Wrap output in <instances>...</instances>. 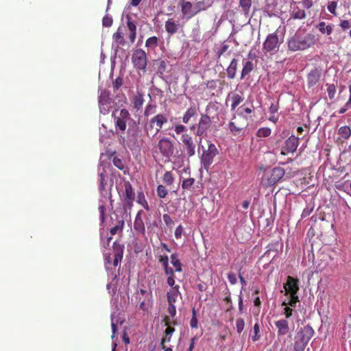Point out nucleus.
<instances>
[{
	"label": "nucleus",
	"instance_id": "f257e3e1",
	"mask_svg": "<svg viewBox=\"0 0 351 351\" xmlns=\"http://www.w3.org/2000/svg\"><path fill=\"white\" fill-rule=\"evenodd\" d=\"M316 40L313 34H295L287 41L288 49L291 51H304L314 46Z\"/></svg>",
	"mask_w": 351,
	"mask_h": 351
},
{
	"label": "nucleus",
	"instance_id": "f03ea898",
	"mask_svg": "<svg viewBox=\"0 0 351 351\" xmlns=\"http://www.w3.org/2000/svg\"><path fill=\"white\" fill-rule=\"evenodd\" d=\"M314 333V330L310 325L301 328L295 337L294 351H304Z\"/></svg>",
	"mask_w": 351,
	"mask_h": 351
},
{
	"label": "nucleus",
	"instance_id": "7ed1b4c3",
	"mask_svg": "<svg viewBox=\"0 0 351 351\" xmlns=\"http://www.w3.org/2000/svg\"><path fill=\"white\" fill-rule=\"evenodd\" d=\"M140 128L138 123L132 120V123H129V128L127 131V136L124 141L127 146L132 151H137L140 147L141 141L140 138Z\"/></svg>",
	"mask_w": 351,
	"mask_h": 351
},
{
	"label": "nucleus",
	"instance_id": "20e7f679",
	"mask_svg": "<svg viewBox=\"0 0 351 351\" xmlns=\"http://www.w3.org/2000/svg\"><path fill=\"white\" fill-rule=\"evenodd\" d=\"M248 126V119L242 112L234 116L228 123V128L231 134L234 136H242L244 134Z\"/></svg>",
	"mask_w": 351,
	"mask_h": 351
},
{
	"label": "nucleus",
	"instance_id": "39448f33",
	"mask_svg": "<svg viewBox=\"0 0 351 351\" xmlns=\"http://www.w3.org/2000/svg\"><path fill=\"white\" fill-rule=\"evenodd\" d=\"M278 36L276 32L269 34L263 45V51L264 53L271 55L276 53L279 51L281 44Z\"/></svg>",
	"mask_w": 351,
	"mask_h": 351
},
{
	"label": "nucleus",
	"instance_id": "423d86ee",
	"mask_svg": "<svg viewBox=\"0 0 351 351\" xmlns=\"http://www.w3.org/2000/svg\"><path fill=\"white\" fill-rule=\"evenodd\" d=\"M168 121L167 117L162 114H158L151 118L149 122L145 125V130L149 134L154 129L153 136L158 133L162 129L164 124Z\"/></svg>",
	"mask_w": 351,
	"mask_h": 351
},
{
	"label": "nucleus",
	"instance_id": "0eeeda50",
	"mask_svg": "<svg viewBox=\"0 0 351 351\" xmlns=\"http://www.w3.org/2000/svg\"><path fill=\"white\" fill-rule=\"evenodd\" d=\"M132 119L131 118L130 114L128 110L123 108L120 110L118 116H114V127L116 132L117 134H123L126 130V123L128 121H130V123H132Z\"/></svg>",
	"mask_w": 351,
	"mask_h": 351
},
{
	"label": "nucleus",
	"instance_id": "6e6552de",
	"mask_svg": "<svg viewBox=\"0 0 351 351\" xmlns=\"http://www.w3.org/2000/svg\"><path fill=\"white\" fill-rule=\"evenodd\" d=\"M285 169L281 167H275L270 172L264 175L262 182L265 186H272L278 182L285 176Z\"/></svg>",
	"mask_w": 351,
	"mask_h": 351
},
{
	"label": "nucleus",
	"instance_id": "1a4fd4ad",
	"mask_svg": "<svg viewBox=\"0 0 351 351\" xmlns=\"http://www.w3.org/2000/svg\"><path fill=\"white\" fill-rule=\"evenodd\" d=\"M124 194L123 195L124 210H131L133 206V202L135 199V193L130 182H124Z\"/></svg>",
	"mask_w": 351,
	"mask_h": 351
},
{
	"label": "nucleus",
	"instance_id": "9d476101",
	"mask_svg": "<svg viewBox=\"0 0 351 351\" xmlns=\"http://www.w3.org/2000/svg\"><path fill=\"white\" fill-rule=\"evenodd\" d=\"M132 61L134 66L136 69H141L145 71L147 66V55L141 49H138L132 54Z\"/></svg>",
	"mask_w": 351,
	"mask_h": 351
},
{
	"label": "nucleus",
	"instance_id": "9b49d317",
	"mask_svg": "<svg viewBox=\"0 0 351 351\" xmlns=\"http://www.w3.org/2000/svg\"><path fill=\"white\" fill-rule=\"evenodd\" d=\"M211 119L207 114H202L197 124L196 134L198 136L207 135V131L211 125Z\"/></svg>",
	"mask_w": 351,
	"mask_h": 351
},
{
	"label": "nucleus",
	"instance_id": "f8f14e48",
	"mask_svg": "<svg viewBox=\"0 0 351 351\" xmlns=\"http://www.w3.org/2000/svg\"><path fill=\"white\" fill-rule=\"evenodd\" d=\"M283 287L285 290V295L289 294L298 293L300 289L299 280L289 276L287 278V282L284 284Z\"/></svg>",
	"mask_w": 351,
	"mask_h": 351
},
{
	"label": "nucleus",
	"instance_id": "ddd939ff",
	"mask_svg": "<svg viewBox=\"0 0 351 351\" xmlns=\"http://www.w3.org/2000/svg\"><path fill=\"white\" fill-rule=\"evenodd\" d=\"M321 77V70L314 68L311 70L306 76V82L308 88H313L317 85Z\"/></svg>",
	"mask_w": 351,
	"mask_h": 351
},
{
	"label": "nucleus",
	"instance_id": "4468645a",
	"mask_svg": "<svg viewBox=\"0 0 351 351\" xmlns=\"http://www.w3.org/2000/svg\"><path fill=\"white\" fill-rule=\"evenodd\" d=\"M143 210L138 211L134 221V230L142 237H145V226L142 218Z\"/></svg>",
	"mask_w": 351,
	"mask_h": 351
},
{
	"label": "nucleus",
	"instance_id": "2eb2a0df",
	"mask_svg": "<svg viewBox=\"0 0 351 351\" xmlns=\"http://www.w3.org/2000/svg\"><path fill=\"white\" fill-rule=\"evenodd\" d=\"M157 148L161 154H173V142L168 138H163L159 141Z\"/></svg>",
	"mask_w": 351,
	"mask_h": 351
},
{
	"label": "nucleus",
	"instance_id": "dca6fc26",
	"mask_svg": "<svg viewBox=\"0 0 351 351\" xmlns=\"http://www.w3.org/2000/svg\"><path fill=\"white\" fill-rule=\"evenodd\" d=\"M307 13L305 9L300 3H295L291 7V17L293 19L302 20L306 18Z\"/></svg>",
	"mask_w": 351,
	"mask_h": 351
},
{
	"label": "nucleus",
	"instance_id": "f3484780",
	"mask_svg": "<svg viewBox=\"0 0 351 351\" xmlns=\"http://www.w3.org/2000/svg\"><path fill=\"white\" fill-rule=\"evenodd\" d=\"M124 246L123 245H121L117 243V242H114L113 243V253H114V258H113V265L114 267H117L119 263L121 261L123 255Z\"/></svg>",
	"mask_w": 351,
	"mask_h": 351
},
{
	"label": "nucleus",
	"instance_id": "a211bd4d",
	"mask_svg": "<svg viewBox=\"0 0 351 351\" xmlns=\"http://www.w3.org/2000/svg\"><path fill=\"white\" fill-rule=\"evenodd\" d=\"M213 1L210 0H202L197 1L194 5V12L191 14V16H195L199 12L206 10L211 7Z\"/></svg>",
	"mask_w": 351,
	"mask_h": 351
},
{
	"label": "nucleus",
	"instance_id": "6ab92c4d",
	"mask_svg": "<svg viewBox=\"0 0 351 351\" xmlns=\"http://www.w3.org/2000/svg\"><path fill=\"white\" fill-rule=\"evenodd\" d=\"M299 138L291 135L286 141L285 149L287 152L293 153L296 151L298 146Z\"/></svg>",
	"mask_w": 351,
	"mask_h": 351
},
{
	"label": "nucleus",
	"instance_id": "aec40b11",
	"mask_svg": "<svg viewBox=\"0 0 351 351\" xmlns=\"http://www.w3.org/2000/svg\"><path fill=\"white\" fill-rule=\"evenodd\" d=\"M275 326L278 329V335L282 336L287 335L289 331L288 321L285 319L278 320L275 322Z\"/></svg>",
	"mask_w": 351,
	"mask_h": 351
},
{
	"label": "nucleus",
	"instance_id": "412c9836",
	"mask_svg": "<svg viewBox=\"0 0 351 351\" xmlns=\"http://www.w3.org/2000/svg\"><path fill=\"white\" fill-rule=\"evenodd\" d=\"M127 26L130 31L128 38L131 43H133L136 39V22L132 20L131 17H127Z\"/></svg>",
	"mask_w": 351,
	"mask_h": 351
},
{
	"label": "nucleus",
	"instance_id": "4be33fe9",
	"mask_svg": "<svg viewBox=\"0 0 351 351\" xmlns=\"http://www.w3.org/2000/svg\"><path fill=\"white\" fill-rule=\"evenodd\" d=\"M181 140L189 154H195V145L193 142L192 137L188 134H184L182 136Z\"/></svg>",
	"mask_w": 351,
	"mask_h": 351
},
{
	"label": "nucleus",
	"instance_id": "5701e85b",
	"mask_svg": "<svg viewBox=\"0 0 351 351\" xmlns=\"http://www.w3.org/2000/svg\"><path fill=\"white\" fill-rule=\"evenodd\" d=\"M254 63L248 60L243 59V69L241 74V79H244L247 75H248L254 69Z\"/></svg>",
	"mask_w": 351,
	"mask_h": 351
},
{
	"label": "nucleus",
	"instance_id": "b1692460",
	"mask_svg": "<svg viewBox=\"0 0 351 351\" xmlns=\"http://www.w3.org/2000/svg\"><path fill=\"white\" fill-rule=\"evenodd\" d=\"M180 5L182 13L184 15H187V19H191L193 16H191V15L194 12V6L192 3L189 1H182Z\"/></svg>",
	"mask_w": 351,
	"mask_h": 351
},
{
	"label": "nucleus",
	"instance_id": "393cba45",
	"mask_svg": "<svg viewBox=\"0 0 351 351\" xmlns=\"http://www.w3.org/2000/svg\"><path fill=\"white\" fill-rule=\"evenodd\" d=\"M180 286L176 285L173 287L167 293V298L168 303H175L177 300V298L179 295H180V292L179 291Z\"/></svg>",
	"mask_w": 351,
	"mask_h": 351
},
{
	"label": "nucleus",
	"instance_id": "a878e982",
	"mask_svg": "<svg viewBox=\"0 0 351 351\" xmlns=\"http://www.w3.org/2000/svg\"><path fill=\"white\" fill-rule=\"evenodd\" d=\"M165 29L171 35L176 34L179 28V24L174 21L173 19H169L165 22Z\"/></svg>",
	"mask_w": 351,
	"mask_h": 351
},
{
	"label": "nucleus",
	"instance_id": "bb28decb",
	"mask_svg": "<svg viewBox=\"0 0 351 351\" xmlns=\"http://www.w3.org/2000/svg\"><path fill=\"white\" fill-rule=\"evenodd\" d=\"M112 39L117 46L125 44L124 32L122 27H119L117 32L112 35Z\"/></svg>",
	"mask_w": 351,
	"mask_h": 351
},
{
	"label": "nucleus",
	"instance_id": "cd10ccee",
	"mask_svg": "<svg viewBox=\"0 0 351 351\" xmlns=\"http://www.w3.org/2000/svg\"><path fill=\"white\" fill-rule=\"evenodd\" d=\"M228 97L231 99V110H234L244 100V97L242 95L238 93H230L228 95Z\"/></svg>",
	"mask_w": 351,
	"mask_h": 351
},
{
	"label": "nucleus",
	"instance_id": "c85d7f7f",
	"mask_svg": "<svg viewBox=\"0 0 351 351\" xmlns=\"http://www.w3.org/2000/svg\"><path fill=\"white\" fill-rule=\"evenodd\" d=\"M238 61L233 58L227 69V75L230 79H234L236 77L237 71Z\"/></svg>",
	"mask_w": 351,
	"mask_h": 351
},
{
	"label": "nucleus",
	"instance_id": "c756f323",
	"mask_svg": "<svg viewBox=\"0 0 351 351\" xmlns=\"http://www.w3.org/2000/svg\"><path fill=\"white\" fill-rule=\"evenodd\" d=\"M318 30L322 34H326L327 36H330L333 30V25L328 24L327 25L325 22L322 21L319 22L317 25Z\"/></svg>",
	"mask_w": 351,
	"mask_h": 351
},
{
	"label": "nucleus",
	"instance_id": "7c9ffc66",
	"mask_svg": "<svg viewBox=\"0 0 351 351\" xmlns=\"http://www.w3.org/2000/svg\"><path fill=\"white\" fill-rule=\"evenodd\" d=\"M144 103V99L143 94L138 93L132 98V106L136 110H139L142 108Z\"/></svg>",
	"mask_w": 351,
	"mask_h": 351
},
{
	"label": "nucleus",
	"instance_id": "2f4dec72",
	"mask_svg": "<svg viewBox=\"0 0 351 351\" xmlns=\"http://www.w3.org/2000/svg\"><path fill=\"white\" fill-rule=\"evenodd\" d=\"M110 157L109 158L111 159L112 158V161L115 167H117L120 170H124L125 167V160L122 158H119V156H122V155H110Z\"/></svg>",
	"mask_w": 351,
	"mask_h": 351
},
{
	"label": "nucleus",
	"instance_id": "473e14b6",
	"mask_svg": "<svg viewBox=\"0 0 351 351\" xmlns=\"http://www.w3.org/2000/svg\"><path fill=\"white\" fill-rule=\"evenodd\" d=\"M251 7L252 0H239V8L245 16H249Z\"/></svg>",
	"mask_w": 351,
	"mask_h": 351
},
{
	"label": "nucleus",
	"instance_id": "72a5a7b5",
	"mask_svg": "<svg viewBox=\"0 0 351 351\" xmlns=\"http://www.w3.org/2000/svg\"><path fill=\"white\" fill-rule=\"evenodd\" d=\"M197 114V109L195 107H190L184 112L182 117V122L184 123H188L190 119Z\"/></svg>",
	"mask_w": 351,
	"mask_h": 351
},
{
	"label": "nucleus",
	"instance_id": "f704fd0d",
	"mask_svg": "<svg viewBox=\"0 0 351 351\" xmlns=\"http://www.w3.org/2000/svg\"><path fill=\"white\" fill-rule=\"evenodd\" d=\"M171 263L175 268V271L177 272H182V267L180 261L178 258L177 253H173L171 255Z\"/></svg>",
	"mask_w": 351,
	"mask_h": 351
},
{
	"label": "nucleus",
	"instance_id": "c9c22d12",
	"mask_svg": "<svg viewBox=\"0 0 351 351\" xmlns=\"http://www.w3.org/2000/svg\"><path fill=\"white\" fill-rule=\"evenodd\" d=\"M338 135L341 138L348 139L351 135L350 127L348 125L341 126L338 130Z\"/></svg>",
	"mask_w": 351,
	"mask_h": 351
},
{
	"label": "nucleus",
	"instance_id": "e433bc0d",
	"mask_svg": "<svg viewBox=\"0 0 351 351\" xmlns=\"http://www.w3.org/2000/svg\"><path fill=\"white\" fill-rule=\"evenodd\" d=\"M214 155H202L201 161L204 169L207 171L213 161Z\"/></svg>",
	"mask_w": 351,
	"mask_h": 351
},
{
	"label": "nucleus",
	"instance_id": "4c0bfd02",
	"mask_svg": "<svg viewBox=\"0 0 351 351\" xmlns=\"http://www.w3.org/2000/svg\"><path fill=\"white\" fill-rule=\"evenodd\" d=\"M124 226V221L123 219L117 221V224L110 230V232L112 235H114L117 233H121L123 231Z\"/></svg>",
	"mask_w": 351,
	"mask_h": 351
},
{
	"label": "nucleus",
	"instance_id": "58836bf2",
	"mask_svg": "<svg viewBox=\"0 0 351 351\" xmlns=\"http://www.w3.org/2000/svg\"><path fill=\"white\" fill-rule=\"evenodd\" d=\"M174 180L175 178L173 174L171 171H166L162 178L163 183L168 186L171 185L173 183Z\"/></svg>",
	"mask_w": 351,
	"mask_h": 351
},
{
	"label": "nucleus",
	"instance_id": "ea45409f",
	"mask_svg": "<svg viewBox=\"0 0 351 351\" xmlns=\"http://www.w3.org/2000/svg\"><path fill=\"white\" fill-rule=\"evenodd\" d=\"M289 300L287 302H283L282 305H288L291 307H295L296 304L299 302V298L298 296V293L295 294H289Z\"/></svg>",
	"mask_w": 351,
	"mask_h": 351
},
{
	"label": "nucleus",
	"instance_id": "a19ab883",
	"mask_svg": "<svg viewBox=\"0 0 351 351\" xmlns=\"http://www.w3.org/2000/svg\"><path fill=\"white\" fill-rule=\"evenodd\" d=\"M137 202L141 204L146 210H149V207L147 200L145 199L144 193L138 192L137 194Z\"/></svg>",
	"mask_w": 351,
	"mask_h": 351
},
{
	"label": "nucleus",
	"instance_id": "79ce46f5",
	"mask_svg": "<svg viewBox=\"0 0 351 351\" xmlns=\"http://www.w3.org/2000/svg\"><path fill=\"white\" fill-rule=\"evenodd\" d=\"M158 45V38L156 36H152L147 39L145 46L147 48L155 49Z\"/></svg>",
	"mask_w": 351,
	"mask_h": 351
},
{
	"label": "nucleus",
	"instance_id": "37998d69",
	"mask_svg": "<svg viewBox=\"0 0 351 351\" xmlns=\"http://www.w3.org/2000/svg\"><path fill=\"white\" fill-rule=\"evenodd\" d=\"M175 332V328L171 326H167L165 330V337H163V341L169 342L171 339L172 334Z\"/></svg>",
	"mask_w": 351,
	"mask_h": 351
},
{
	"label": "nucleus",
	"instance_id": "c03bdc74",
	"mask_svg": "<svg viewBox=\"0 0 351 351\" xmlns=\"http://www.w3.org/2000/svg\"><path fill=\"white\" fill-rule=\"evenodd\" d=\"M156 111V106L154 104H147L145 111H144V115L146 117H148L150 115L154 114Z\"/></svg>",
	"mask_w": 351,
	"mask_h": 351
},
{
	"label": "nucleus",
	"instance_id": "a18cd8bd",
	"mask_svg": "<svg viewBox=\"0 0 351 351\" xmlns=\"http://www.w3.org/2000/svg\"><path fill=\"white\" fill-rule=\"evenodd\" d=\"M195 179L194 178H187L184 179L182 183V188L184 190H190L192 186L194 184Z\"/></svg>",
	"mask_w": 351,
	"mask_h": 351
},
{
	"label": "nucleus",
	"instance_id": "49530a36",
	"mask_svg": "<svg viewBox=\"0 0 351 351\" xmlns=\"http://www.w3.org/2000/svg\"><path fill=\"white\" fill-rule=\"evenodd\" d=\"M327 86V93L328 97L330 100L333 99L335 98V94H336V86L335 84H326Z\"/></svg>",
	"mask_w": 351,
	"mask_h": 351
},
{
	"label": "nucleus",
	"instance_id": "de8ad7c7",
	"mask_svg": "<svg viewBox=\"0 0 351 351\" xmlns=\"http://www.w3.org/2000/svg\"><path fill=\"white\" fill-rule=\"evenodd\" d=\"M253 331H254V335L252 336V339L253 341H256L260 339V337H261V335H260V325L258 322H256V324H254V328H253Z\"/></svg>",
	"mask_w": 351,
	"mask_h": 351
},
{
	"label": "nucleus",
	"instance_id": "09e8293b",
	"mask_svg": "<svg viewBox=\"0 0 351 351\" xmlns=\"http://www.w3.org/2000/svg\"><path fill=\"white\" fill-rule=\"evenodd\" d=\"M271 129L269 128H262L257 131V136L258 137H267L271 134Z\"/></svg>",
	"mask_w": 351,
	"mask_h": 351
},
{
	"label": "nucleus",
	"instance_id": "8fccbe9b",
	"mask_svg": "<svg viewBox=\"0 0 351 351\" xmlns=\"http://www.w3.org/2000/svg\"><path fill=\"white\" fill-rule=\"evenodd\" d=\"M156 191L158 196L160 198H165L168 193L166 187L162 184L158 186Z\"/></svg>",
	"mask_w": 351,
	"mask_h": 351
},
{
	"label": "nucleus",
	"instance_id": "3c124183",
	"mask_svg": "<svg viewBox=\"0 0 351 351\" xmlns=\"http://www.w3.org/2000/svg\"><path fill=\"white\" fill-rule=\"evenodd\" d=\"M192 313V317L190 320V326L192 328H197L198 327V321L195 308H193Z\"/></svg>",
	"mask_w": 351,
	"mask_h": 351
},
{
	"label": "nucleus",
	"instance_id": "603ef678",
	"mask_svg": "<svg viewBox=\"0 0 351 351\" xmlns=\"http://www.w3.org/2000/svg\"><path fill=\"white\" fill-rule=\"evenodd\" d=\"M337 7V3L336 1H330L327 5L328 10L335 16H337V13L336 9Z\"/></svg>",
	"mask_w": 351,
	"mask_h": 351
},
{
	"label": "nucleus",
	"instance_id": "864d4df0",
	"mask_svg": "<svg viewBox=\"0 0 351 351\" xmlns=\"http://www.w3.org/2000/svg\"><path fill=\"white\" fill-rule=\"evenodd\" d=\"M245 322L243 318H238L236 321V328L239 334H240L244 328Z\"/></svg>",
	"mask_w": 351,
	"mask_h": 351
},
{
	"label": "nucleus",
	"instance_id": "5fc2aeb1",
	"mask_svg": "<svg viewBox=\"0 0 351 351\" xmlns=\"http://www.w3.org/2000/svg\"><path fill=\"white\" fill-rule=\"evenodd\" d=\"M300 5L304 8L305 10H309L313 6V0H302L300 2H298Z\"/></svg>",
	"mask_w": 351,
	"mask_h": 351
},
{
	"label": "nucleus",
	"instance_id": "6e6d98bb",
	"mask_svg": "<svg viewBox=\"0 0 351 351\" xmlns=\"http://www.w3.org/2000/svg\"><path fill=\"white\" fill-rule=\"evenodd\" d=\"M339 26L343 31L347 30L351 27V21L350 20H341Z\"/></svg>",
	"mask_w": 351,
	"mask_h": 351
},
{
	"label": "nucleus",
	"instance_id": "4d7b16f0",
	"mask_svg": "<svg viewBox=\"0 0 351 351\" xmlns=\"http://www.w3.org/2000/svg\"><path fill=\"white\" fill-rule=\"evenodd\" d=\"M99 189L101 191L105 190L107 183L105 180V176L103 173H100L99 174Z\"/></svg>",
	"mask_w": 351,
	"mask_h": 351
},
{
	"label": "nucleus",
	"instance_id": "13d9d810",
	"mask_svg": "<svg viewBox=\"0 0 351 351\" xmlns=\"http://www.w3.org/2000/svg\"><path fill=\"white\" fill-rule=\"evenodd\" d=\"M162 218L165 223L167 227L171 228L174 224V222L169 215L164 214Z\"/></svg>",
	"mask_w": 351,
	"mask_h": 351
},
{
	"label": "nucleus",
	"instance_id": "bf43d9fd",
	"mask_svg": "<svg viewBox=\"0 0 351 351\" xmlns=\"http://www.w3.org/2000/svg\"><path fill=\"white\" fill-rule=\"evenodd\" d=\"M159 263H161L162 268H166L169 266V257L167 255L160 256L158 258Z\"/></svg>",
	"mask_w": 351,
	"mask_h": 351
},
{
	"label": "nucleus",
	"instance_id": "052dcab7",
	"mask_svg": "<svg viewBox=\"0 0 351 351\" xmlns=\"http://www.w3.org/2000/svg\"><path fill=\"white\" fill-rule=\"evenodd\" d=\"M123 80L122 77H118L116 78L112 83L114 90H117L123 85Z\"/></svg>",
	"mask_w": 351,
	"mask_h": 351
},
{
	"label": "nucleus",
	"instance_id": "680f3d73",
	"mask_svg": "<svg viewBox=\"0 0 351 351\" xmlns=\"http://www.w3.org/2000/svg\"><path fill=\"white\" fill-rule=\"evenodd\" d=\"M167 311L171 317H175L176 314V308L174 303H168Z\"/></svg>",
	"mask_w": 351,
	"mask_h": 351
},
{
	"label": "nucleus",
	"instance_id": "e2e57ef3",
	"mask_svg": "<svg viewBox=\"0 0 351 351\" xmlns=\"http://www.w3.org/2000/svg\"><path fill=\"white\" fill-rule=\"evenodd\" d=\"M102 24L104 27H110L112 25V18L108 15L105 16L102 19Z\"/></svg>",
	"mask_w": 351,
	"mask_h": 351
},
{
	"label": "nucleus",
	"instance_id": "0e129e2a",
	"mask_svg": "<svg viewBox=\"0 0 351 351\" xmlns=\"http://www.w3.org/2000/svg\"><path fill=\"white\" fill-rule=\"evenodd\" d=\"M111 240H112L111 237H108L107 235L106 237H104L103 234L101 235V241L102 245L106 248L110 245Z\"/></svg>",
	"mask_w": 351,
	"mask_h": 351
},
{
	"label": "nucleus",
	"instance_id": "69168bd1",
	"mask_svg": "<svg viewBox=\"0 0 351 351\" xmlns=\"http://www.w3.org/2000/svg\"><path fill=\"white\" fill-rule=\"evenodd\" d=\"M347 184H348V180L344 181L343 182H338L335 184V187L338 190L343 191L348 193V192L347 191V189H348Z\"/></svg>",
	"mask_w": 351,
	"mask_h": 351
},
{
	"label": "nucleus",
	"instance_id": "338daca9",
	"mask_svg": "<svg viewBox=\"0 0 351 351\" xmlns=\"http://www.w3.org/2000/svg\"><path fill=\"white\" fill-rule=\"evenodd\" d=\"M166 71H167V63L165 61L162 60V61H160V62L158 65V72L160 75H164V73L166 72Z\"/></svg>",
	"mask_w": 351,
	"mask_h": 351
},
{
	"label": "nucleus",
	"instance_id": "774afa93",
	"mask_svg": "<svg viewBox=\"0 0 351 351\" xmlns=\"http://www.w3.org/2000/svg\"><path fill=\"white\" fill-rule=\"evenodd\" d=\"M313 206H306L302 211V218H306L307 217H308L311 213L313 212Z\"/></svg>",
	"mask_w": 351,
	"mask_h": 351
}]
</instances>
